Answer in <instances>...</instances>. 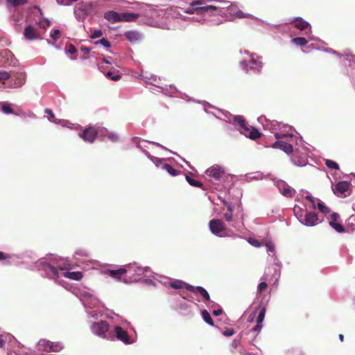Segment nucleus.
<instances>
[{
    "label": "nucleus",
    "instance_id": "55",
    "mask_svg": "<svg viewBox=\"0 0 355 355\" xmlns=\"http://www.w3.org/2000/svg\"><path fill=\"white\" fill-rule=\"evenodd\" d=\"M223 217L226 221L230 222L232 220L233 213L227 211L223 214Z\"/></svg>",
    "mask_w": 355,
    "mask_h": 355
},
{
    "label": "nucleus",
    "instance_id": "2",
    "mask_svg": "<svg viewBox=\"0 0 355 355\" xmlns=\"http://www.w3.org/2000/svg\"><path fill=\"white\" fill-rule=\"evenodd\" d=\"M241 65L246 71L250 69L259 72L262 68V62L258 55H251L249 60H243Z\"/></svg>",
    "mask_w": 355,
    "mask_h": 355
},
{
    "label": "nucleus",
    "instance_id": "18",
    "mask_svg": "<svg viewBox=\"0 0 355 355\" xmlns=\"http://www.w3.org/2000/svg\"><path fill=\"white\" fill-rule=\"evenodd\" d=\"M124 36L131 43L136 42L141 39V34L137 31H128L125 32Z\"/></svg>",
    "mask_w": 355,
    "mask_h": 355
},
{
    "label": "nucleus",
    "instance_id": "34",
    "mask_svg": "<svg viewBox=\"0 0 355 355\" xmlns=\"http://www.w3.org/2000/svg\"><path fill=\"white\" fill-rule=\"evenodd\" d=\"M97 128V136L98 135L100 137L102 138L103 140L105 139L106 137H107V135L109 133V131L107 128L103 127H96Z\"/></svg>",
    "mask_w": 355,
    "mask_h": 355
},
{
    "label": "nucleus",
    "instance_id": "58",
    "mask_svg": "<svg viewBox=\"0 0 355 355\" xmlns=\"http://www.w3.org/2000/svg\"><path fill=\"white\" fill-rule=\"evenodd\" d=\"M250 243L252 245H254V246H255V247H259V246L261 245H260V243H259L257 240H254V239L251 240V241H250Z\"/></svg>",
    "mask_w": 355,
    "mask_h": 355
},
{
    "label": "nucleus",
    "instance_id": "8",
    "mask_svg": "<svg viewBox=\"0 0 355 355\" xmlns=\"http://www.w3.org/2000/svg\"><path fill=\"white\" fill-rule=\"evenodd\" d=\"M206 174L216 180H220L225 174L224 170L218 165H213L206 170Z\"/></svg>",
    "mask_w": 355,
    "mask_h": 355
},
{
    "label": "nucleus",
    "instance_id": "20",
    "mask_svg": "<svg viewBox=\"0 0 355 355\" xmlns=\"http://www.w3.org/2000/svg\"><path fill=\"white\" fill-rule=\"evenodd\" d=\"M44 270L51 278H58L59 277V272L57 268L46 263L44 266Z\"/></svg>",
    "mask_w": 355,
    "mask_h": 355
},
{
    "label": "nucleus",
    "instance_id": "10",
    "mask_svg": "<svg viewBox=\"0 0 355 355\" xmlns=\"http://www.w3.org/2000/svg\"><path fill=\"white\" fill-rule=\"evenodd\" d=\"M114 332L116 334V337L119 340L123 342L125 344L132 343V340L127 331L123 329L122 327L119 326H116L114 327Z\"/></svg>",
    "mask_w": 355,
    "mask_h": 355
},
{
    "label": "nucleus",
    "instance_id": "3",
    "mask_svg": "<svg viewBox=\"0 0 355 355\" xmlns=\"http://www.w3.org/2000/svg\"><path fill=\"white\" fill-rule=\"evenodd\" d=\"M110 324L107 321L95 322L91 326V330L96 336L106 338V333L109 331Z\"/></svg>",
    "mask_w": 355,
    "mask_h": 355
},
{
    "label": "nucleus",
    "instance_id": "15",
    "mask_svg": "<svg viewBox=\"0 0 355 355\" xmlns=\"http://www.w3.org/2000/svg\"><path fill=\"white\" fill-rule=\"evenodd\" d=\"M40 342L42 343V345L49 347L51 352H60L63 348L62 344L60 342H51L46 340H41Z\"/></svg>",
    "mask_w": 355,
    "mask_h": 355
},
{
    "label": "nucleus",
    "instance_id": "37",
    "mask_svg": "<svg viewBox=\"0 0 355 355\" xmlns=\"http://www.w3.org/2000/svg\"><path fill=\"white\" fill-rule=\"evenodd\" d=\"M318 208L322 214H327L330 212V209L322 202L318 203Z\"/></svg>",
    "mask_w": 355,
    "mask_h": 355
},
{
    "label": "nucleus",
    "instance_id": "63",
    "mask_svg": "<svg viewBox=\"0 0 355 355\" xmlns=\"http://www.w3.org/2000/svg\"><path fill=\"white\" fill-rule=\"evenodd\" d=\"M227 207V211L233 213V208L232 206L230 204L226 203Z\"/></svg>",
    "mask_w": 355,
    "mask_h": 355
},
{
    "label": "nucleus",
    "instance_id": "29",
    "mask_svg": "<svg viewBox=\"0 0 355 355\" xmlns=\"http://www.w3.org/2000/svg\"><path fill=\"white\" fill-rule=\"evenodd\" d=\"M329 224L332 228H334L338 233H342L345 231L344 227L341 224H340L337 222L329 221Z\"/></svg>",
    "mask_w": 355,
    "mask_h": 355
},
{
    "label": "nucleus",
    "instance_id": "53",
    "mask_svg": "<svg viewBox=\"0 0 355 355\" xmlns=\"http://www.w3.org/2000/svg\"><path fill=\"white\" fill-rule=\"evenodd\" d=\"M235 334V331L233 329H226L223 334L225 336H232Z\"/></svg>",
    "mask_w": 355,
    "mask_h": 355
},
{
    "label": "nucleus",
    "instance_id": "31",
    "mask_svg": "<svg viewBox=\"0 0 355 355\" xmlns=\"http://www.w3.org/2000/svg\"><path fill=\"white\" fill-rule=\"evenodd\" d=\"M1 110L5 114H15V112L11 107V105L7 102L1 103Z\"/></svg>",
    "mask_w": 355,
    "mask_h": 355
},
{
    "label": "nucleus",
    "instance_id": "62",
    "mask_svg": "<svg viewBox=\"0 0 355 355\" xmlns=\"http://www.w3.org/2000/svg\"><path fill=\"white\" fill-rule=\"evenodd\" d=\"M185 12L188 14H193L196 12V10L191 6V8H188Z\"/></svg>",
    "mask_w": 355,
    "mask_h": 355
},
{
    "label": "nucleus",
    "instance_id": "56",
    "mask_svg": "<svg viewBox=\"0 0 355 355\" xmlns=\"http://www.w3.org/2000/svg\"><path fill=\"white\" fill-rule=\"evenodd\" d=\"M76 254H78V255H80V256H85V257H88L89 256L88 252H87L85 250H78V251L76 252Z\"/></svg>",
    "mask_w": 355,
    "mask_h": 355
},
{
    "label": "nucleus",
    "instance_id": "41",
    "mask_svg": "<svg viewBox=\"0 0 355 355\" xmlns=\"http://www.w3.org/2000/svg\"><path fill=\"white\" fill-rule=\"evenodd\" d=\"M7 1L10 3L13 6H18L26 3L27 0H7Z\"/></svg>",
    "mask_w": 355,
    "mask_h": 355
},
{
    "label": "nucleus",
    "instance_id": "46",
    "mask_svg": "<svg viewBox=\"0 0 355 355\" xmlns=\"http://www.w3.org/2000/svg\"><path fill=\"white\" fill-rule=\"evenodd\" d=\"M106 76H107V77H108V78H110L111 80H115V81H116V80H119V79L121 78V76L117 75V74H116V75H114V74L112 72H111V71L107 72V74H106Z\"/></svg>",
    "mask_w": 355,
    "mask_h": 355
},
{
    "label": "nucleus",
    "instance_id": "13",
    "mask_svg": "<svg viewBox=\"0 0 355 355\" xmlns=\"http://www.w3.org/2000/svg\"><path fill=\"white\" fill-rule=\"evenodd\" d=\"M273 148H279L287 154H291L293 152V146L284 141H277L272 145Z\"/></svg>",
    "mask_w": 355,
    "mask_h": 355
},
{
    "label": "nucleus",
    "instance_id": "16",
    "mask_svg": "<svg viewBox=\"0 0 355 355\" xmlns=\"http://www.w3.org/2000/svg\"><path fill=\"white\" fill-rule=\"evenodd\" d=\"M126 272L127 270L124 268H120L117 270H107L105 272L106 275L117 280H121V277Z\"/></svg>",
    "mask_w": 355,
    "mask_h": 355
},
{
    "label": "nucleus",
    "instance_id": "43",
    "mask_svg": "<svg viewBox=\"0 0 355 355\" xmlns=\"http://www.w3.org/2000/svg\"><path fill=\"white\" fill-rule=\"evenodd\" d=\"M96 44H101L103 46H104L105 47H107V48H109L110 47V42L105 39V38H102L101 40H98L95 42Z\"/></svg>",
    "mask_w": 355,
    "mask_h": 355
},
{
    "label": "nucleus",
    "instance_id": "52",
    "mask_svg": "<svg viewBox=\"0 0 355 355\" xmlns=\"http://www.w3.org/2000/svg\"><path fill=\"white\" fill-rule=\"evenodd\" d=\"M67 52L69 53V54H74L76 53L77 51V49L76 48V46L74 45H73L72 44H70L68 46H67Z\"/></svg>",
    "mask_w": 355,
    "mask_h": 355
},
{
    "label": "nucleus",
    "instance_id": "19",
    "mask_svg": "<svg viewBox=\"0 0 355 355\" xmlns=\"http://www.w3.org/2000/svg\"><path fill=\"white\" fill-rule=\"evenodd\" d=\"M104 18L112 23L121 21V14L114 11L106 12L104 14Z\"/></svg>",
    "mask_w": 355,
    "mask_h": 355
},
{
    "label": "nucleus",
    "instance_id": "17",
    "mask_svg": "<svg viewBox=\"0 0 355 355\" xmlns=\"http://www.w3.org/2000/svg\"><path fill=\"white\" fill-rule=\"evenodd\" d=\"M234 122L239 125L241 128V132L245 135H248V126L246 124L245 120L243 116L238 115L234 116Z\"/></svg>",
    "mask_w": 355,
    "mask_h": 355
},
{
    "label": "nucleus",
    "instance_id": "45",
    "mask_svg": "<svg viewBox=\"0 0 355 355\" xmlns=\"http://www.w3.org/2000/svg\"><path fill=\"white\" fill-rule=\"evenodd\" d=\"M268 288V284L266 282H261L259 286H258V291L259 293H263V291H265L266 290V288Z\"/></svg>",
    "mask_w": 355,
    "mask_h": 355
},
{
    "label": "nucleus",
    "instance_id": "1",
    "mask_svg": "<svg viewBox=\"0 0 355 355\" xmlns=\"http://www.w3.org/2000/svg\"><path fill=\"white\" fill-rule=\"evenodd\" d=\"M207 1L209 0H195L191 2L190 6L196 10V13L202 15L205 13L214 12V10L221 8L220 6L207 5Z\"/></svg>",
    "mask_w": 355,
    "mask_h": 355
},
{
    "label": "nucleus",
    "instance_id": "6",
    "mask_svg": "<svg viewBox=\"0 0 355 355\" xmlns=\"http://www.w3.org/2000/svg\"><path fill=\"white\" fill-rule=\"evenodd\" d=\"M350 183L347 181L338 182L332 189L335 195L338 197H346L349 194Z\"/></svg>",
    "mask_w": 355,
    "mask_h": 355
},
{
    "label": "nucleus",
    "instance_id": "48",
    "mask_svg": "<svg viewBox=\"0 0 355 355\" xmlns=\"http://www.w3.org/2000/svg\"><path fill=\"white\" fill-rule=\"evenodd\" d=\"M60 31L58 29H55L51 33V38L56 41L59 37H60Z\"/></svg>",
    "mask_w": 355,
    "mask_h": 355
},
{
    "label": "nucleus",
    "instance_id": "49",
    "mask_svg": "<svg viewBox=\"0 0 355 355\" xmlns=\"http://www.w3.org/2000/svg\"><path fill=\"white\" fill-rule=\"evenodd\" d=\"M241 345L240 339H234L231 343V347L234 349H236Z\"/></svg>",
    "mask_w": 355,
    "mask_h": 355
},
{
    "label": "nucleus",
    "instance_id": "51",
    "mask_svg": "<svg viewBox=\"0 0 355 355\" xmlns=\"http://www.w3.org/2000/svg\"><path fill=\"white\" fill-rule=\"evenodd\" d=\"M293 137V135L291 134V135H286V134H280V133H275V139H277L278 141H280L279 139H282V138H284V137Z\"/></svg>",
    "mask_w": 355,
    "mask_h": 355
},
{
    "label": "nucleus",
    "instance_id": "40",
    "mask_svg": "<svg viewBox=\"0 0 355 355\" xmlns=\"http://www.w3.org/2000/svg\"><path fill=\"white\" fill-rule=\"evenodd\" d=\"M44 112L49 115V116H50L49 118V121L54 122L55 123H58V122L57 121V119H55V114H53V111L51 109H48V108L46 109Z\"/></svg>",
    "mask_w": 355,
    "mask_h": 355
},
{
    "label": "nucleus",
    "instance_id": "30",
    "mask_svg": "<svg viewBox=\"0 0 355 355\" xmlns=\"http://www.w3.org/2000/svg\"><path fill=\"white\" fill-rule=\"evenodd\" d=\"M163 169L166 170L170 175L175 176L178 175L179 171L175 169L171 165L165 164L162 166Z\"/></svg>",
    "mask_w": 355,
    "mask_h": 355
},
{
    "label": "nucleus",
    "instance_id": "64",
    "mask_svg": "<svg viewBox=\"0 0 355 355\" xmlns=\"http://www.w3.org/2000/svg\"><path fill=\"white\" fill-rule=\"evenodd\" d=\"M5 345V342L3 340L1 336L0 335V347H2Z\"/></svg>",
    "mask_w": 355,
    "mask_h": 355
},
{
    "label": "nucleus",
    "instance_id": "27",
    "mask_svg": "<svg viewBox=\"0 0 355 355\" xmlns=\"http://www.w3.org/2000/svg\"><path fill=\"white\" fill-rule=\"evenodd\" d=\"M291 42L294 44L300 46H304L308 43L307 40L302 37H294L293 39H292Z\"/></svg>",
    "mask_w": 355,
    "mask_h": 355
},
{
    "label": "nucleus",
    "instance_id": "36",
    "mask_svg": "<svg viewBox=\"0 0 355 355\" xmlns=\"http://www.w3.org/2000/svg\"><path fill=\"white\" fill-rule=\"evenodd\" d=\"M325 164L329 168L335 169V170H338L339 169L338 164L336 162H334L333 160L326 159L325 160Z\"/></svg>",
    "mask_w": 355,
    "mask_h": 355
},
{
    "label": "nucleus",
    "instance_id": "54",
    "mask_svg": "<svg viewBox=\"0 0 355 355\" xmlns=\"http://www.w3.org/2000/svg\"><path fill=\"white\" fill-rule=\"evenodd\" d=\"M58 3L64 6H69L71 2L77 1L78 0H56Z\"/></svg>",
    "mask_w": 355,
    "mask_h": 355
},
{
    "label": "nucleus",
    "instance_id": "50",
    "mask_svg": "<svg viewBox=\"0 0 355 355\" xmlns=\"http://www.w3.org/2000/svg\"><path fill=\"white\" fill-rule=\"evenodd\" d=\"M262 327H263L262 323H261V324L257 323V325L254 327H253L250 331L256 333L255 336H257L258 335V334L261 331Z\"/></svg>",
    "mask_w": 355,
    "mask_h": 355
},
{
    "label": "nucleus",
    "instance_id": "35",
    "mask_svg": "<svg viewBox=\"0 0 355 355\" xmlns=\"http://www.w3.org/2000/svg\"><path fill=\"white\" fill-rule=\"evenodd\" d=\"M266 312V307L265 306L261 307L259 311L257 319V323L261 324L263 322L264 318H265Z\"/></svg>",
    "mask_w": 355,
    "mask_h": 355
},
{
    "label": "nucleus",
    "instance_id": "42",
    "mask_svg": "<svg viewBox=\"0 0 355 355\" xmlns=\"http://www.w3.org/2000/svg\"><path fill=\"white\" fill-rule=\"evenodd\" d=\"M293 190L288 187H284L282 191V194L286 197H291L293 196Z\"/></svg>",
    "mask_w": 355,
    "mask_h": 355
},
{
    "label": "nucleus",
    "instance_id": "7",
    "mask_svg": "<svg viewBox=\"0 0 355 355\" xmlns=\"http://www.w3.org/2000/svg\"><path fill=\"white\" fill-rule=\"evenodd\" d=\"M97 128L96 126H89L86 128L81 133L79 134L85 141L93 143L97 137Z\"/></svg>",
    "mask_w": 355,
    "mask_h": 355
},
{
    "label": "nucleus",
    "instance_id": "32",
    "mask_svg": "<svg viewBox=\"0 0 355 355\" xmlns=\"http://www.w3.org/2000/svg\"><path fill=\"white\" fill-rule=\"evenodd\" d=\"M186 180L189 182V184L193 187H200L203 189V184L199 181L194 180L191 178L189 175L186 176Z\"/></svg>",
    "mask_w": 355,
    "mask_h": 355
},
{
    "label": "nucleus",
    "instance_id": "61",
    "mask_svg": "<svg viewBox=\"0 0 355 355\" xmlns=\"http://www.w3.org/2000/svg\"><path fill=\"white\" fill-rule=\"evenodd\" d=\"M305 198L310 201L312 204H314L315 198L312 196L308 195L305 197Z\"/></svg>",
    "mask_w": 355,
    "mask_h": 355
},
{
    "label": "nucleus",
    "instance_id": "47",
    "mask_svg": "<svg viewBox=\"0 0 355 355\" xmlns=\"http://www.w3.org/2000/svg\"><path fill=\"white\" fill-rule=\"evenodd\" d=\"M103 35V32L101 30H95L91 35V38L96 39L100 37Z\"/></svg>",
    "mask_w": 355,
    "mask_h": 355
},
{
    "label": "nucleus",
    "instance_id": "9",
    "mask_svg": "<svg viewBox=\"0 0 355 355\" xmlns=\"http://www.w3.org/2000/svg\"><path fill=\"white\" fill-rule=\"evenodd\" d=\"M300 222L306 226H315L318 224L319 218L317 214L311 211H306L304 217L300 220Z\"/></svg>",
    "mask_w": 355,
    "mask_h": 355
},
{
    "label": "nucleus",
    "instance_id": "59",
    "mask_svg": "<svg viewBox=\"0 0 355 355\" xmlns=\"http://www.w3.org/2000/svg\"><path fill=\"white\" fill-rule=\"evenodd\" d=\"M222 312H223L222 309H217V310H214V311H213V314H214L215 316H218V315H221V314H222Z\"/></svg>",
    "mask_w": 355,
    "mask_h": 355
},
{
    "label": "nucleus",
    "instance_id": "5",
    "mask_svg": "<svg viewBox=\"0 0 355 355\" xmlns=\"http://www.w3.org/2000/svg\"><path fill=\"white\" fill-rule=\"evenodd\" d=\"M26 79V75L24 71H17L13 76L12 79L8 82V87L10 88H19L22 87Z\"/></svg>",
    "mask_w": 355,
    "mask_h": 355
},
{
    "label": "nucleus",
    "instance_id": "44",
    "mask_svg": "<svg viewBox=\"0 0 355 355\" xmlns=\"http://www.w3.org/2000/svg\"><path fill=\"white\" fill-rule=\"evenodd\" d=\"M107 137L108 139H110L112 142H116L119 139L118 135L114 132H109Z\"/></svg>",
    "mask_w": 355,
    "mask_h": 355
},
{
    "label": "nucleus",
    "instance_id": "24",
    "mask_svg": "<svg viewBox=\"0 0 355 355\" xmlns=\"http://www.w3.org/2000/svg\"><path fill=\"white\" fill-rule=\"evenodd\" d=\"M139 15L133 12H124L121 14V21H133L138 19Z\"/></svg>",
    "mask_w": 355,
    "mask_h": 355
},
{
    "label": "nucleus",
    "instance_id": "11",
    "mask_svg": "<svg viewBox=\"0 0 355 355\" xmlns=\"http://www.w3.org/2000/svg\"><path fill=\"white\" fill-rule=\"evenodd\" d=\"M24 36L27 40H35L40 38V33L32 25H28L24 29Z\"/></svg>",
    "mask_w": 355,
    "mask_h": 355
},
{
    "label": "nucleus",
    "instance_id": "14",
    "mask_svg": "<svg viewBox=\"0 0 355 355\" xmlns=\"http://www.w3.org/2000/svg\"><path fill=\"white\" fill-rule=\"evenodd\" d=\"M293 163L298 166H303L306 164L307 159L306 156L295 150L292 156Z\"/></svg>",
    "mask_w": 355,
    "mask_h": 355
},
{
    "label": "nucleus",
    "instance_id": "4",
    "mask_svg": "<svg viewBox=\"0 0 355 355\" xmlns=\"http://www.w3.org/2000/svg\"><path fill=\"white\" fill-rule=\"evenodd\" d=\"M209 227L211 232L217 236H222V233L226 230L225 223L220 219H212L209 220Z\"/></svg>",
    "mask_w": 355,
    "mask_h": 355
},
{
    "label": "nucleus",
    "instance_id": "60",
    "mask_svg": "<svg viewBox=\"0 0 355 355\" xmlns=\"http://www.w3.org/2000/svg\"><path fill=\"white\" fill-rule=\"evenodd\" d=\"M81 49V51H82L83 52H84V53H86V54H88V53H90V49H89V48H87V47L83 46V47H81V49Z\"/></svg>",
    "mask_w": 355,
    "mask_h": 355
},
{
    "label": "nucleus",
    "instance_id": "33",
    "mask_svg": "<svg viewBox=\"0 0 355 355\" xmlns=\"http://www.w3.org/2000/svg\"><path fill=\"white\" fill-rule=\"evenodd\" d=\"M170 285L173 288L180 289V288H186V286L189 285V284L187 283H184L180 280H175V281L171 282Z\"/></svg>",
    "mask_w": 355,
    "mask_h": 355
},
{
    "label": "nucleus",
    "instance_id": "28",
    "mask_svg": "<svg viewBox=\"0 0 355 355\" xmlns=\"http://www.w3.org/2000/svg\"><path fill=\"white\" fill-rule=\"evenodd\" d=\"M202 316L203 320L207 324H209L211 326H214V321H213V320H212L209 313L207 310H203L202 311Z\"/></svg>",
    "mask_w": 355,
    "mask_h": 355
},
{
    "label": "nucleus",
    "instance_id": "22",
    "mask_svg": "<svg viewBox=\"0 0 355 355\" xmlns=\"http://www.w3.org/2000/svg\"><path fill=\"white\" fill-rule=\"evenodd\" d=\"M132 143L136 145V146L139 148L141 151H143L146 155H149V153L144 149V147L141 145V143L145 144H151L150 142L141 139L140 137H135L132 139Z\"/></svg>",
    "mask_w": 355,
    "mask_h": 355
},
{
    "label": "nucleus",
    "instance_id": "57",
    "mask_svg": "<svg viewBox=\"0 0 355 355\" xmlns=\"http://www.w3.org/2000/svg\"><path fill=\"white\" fill-rule=\"evenodd\" d=\"M330 217L331 218V221L336 222L340 218V215L337 213H333L331 214Z\"/></svg>",
    "mask_w": 355,
    "mask_h": 355
},
{
    "label": "nucleus",
    "instance_id": "38",
    "mask_svg": "<svg viewBox=\"0 0 355 355\" xmlns=\"http://www.w3.org/2000/svg\"><path fill=\"white\" fill-rule=\"evenodd\" d=\"M10 256L0 251V261H3V263L6 265L10 264Z\"/></svg>",
    "mask_w": 355,
    "mask_h": 355
},
{
    "label": "nucleus",
    "instance_id": "26",
    "mask_svg": "<svg viewBox=\"0 0 355 355\" xmlns=\"http://www.w3.org/2000/svg\"><path fill=\"white\" fill-rule=\"evenodd\" d=\"M231 15H232L235 16V17L239 18V19L250 18L252 17L250 14L245 13L242 10H239L236 7V9L234 10V11H232V13Z\"/></svg>",
    "mask_w": 355,
    "mask_h": 355
},
{
    "label": "nucleus",
    "instance_id": "25",
    "mask_svg": "<svg viewBox=\"0 0 355 355\" xmlns=\"http://www.w3.org/2000/svg\"><path fill=\"white\" fill-rule=\"evenodd\" d=\"M248 135L246 137H249L251 139L255 140L261 137V133L259 132V130L253 127H248Z\"/></svg>",
    "mask_w": 355,
    "mask_h": 355
},
{
    "label": "nucleus",
    "instance_id": "21",
    "mask_svg": "<svg viewBox=\"0 0 355 355\" xmlns=\"http://www.w3.org/2000/svg\"><path fill=\"white\" fill-rule=\"evenodd\" d=\"M293 23L294 24V27L300 31H305L307 28H311L310 24L302 18H295Z\"/></svg>",
    "mask_w": 355,
    "mask_h": 355
},
{
    "label": "nucleus",
    "instance_id": "12",
    "mask_svg": "<svg viewBox=\"0 0 355 355\" xmlns=\"http://www.w3.org/2000/svg\"><path fill=\"white\" fill-rule=\"evenodd\" d=\"M186 289L193 293H199L203 298L204 301L210 300L208 292L202 286H193L192 285H187Z\"/></svg>",
    "mask_w": 355,
    "mask_h": 355
},
{
    "label": "nucleus",
    "instance_id": "39",
    "mask_svg": "<svg viewBox=\"0 0 355 355\" xmlns=\"http://www.w3.org/2000/svg\"><path fill=\"white\" fill-rule=\"evenodd\" d=\"M10 78L9 73L5 71H0V82L5 83L4 81L8 80Z\"/></svg>",
    "mask_w": 355,
    "mask_h": 355
},
{
    "label": "nucleus",
    "instance_id": "23",
    "mask_svg": "<svg viewBox=\"0 0 355 355\" xmlns=\"http://www.w3.org/2000/svg\"><path fill=\"white\" fill-rule=\"evenodd\" d=\"M62 276L73 280L79 281L83 277V275L81 272H65L62 274Z\"/></svg>",
    "mask_w": 355,
    "mask_h": 355
}]
</instances>
